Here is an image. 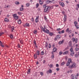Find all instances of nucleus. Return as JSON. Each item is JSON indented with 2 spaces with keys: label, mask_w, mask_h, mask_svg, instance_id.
I'll return each instance as SVG.
<instances>
[{
  "label": "nucleus",
  "mask_w": 79,
  "mask_h": 79,
  "mask_svg": "<svg viewBox=\"0 0 79 79\" xmlns=\"http://www.w3.org/2000/svg\"><path fill=\"white\" fill-rule=\"evenodd\" d=\"M51 7L50 6H46L45 8L44 9V12H46V13H48L49 11V10L50 9Z\"/></svg>",
  "instance_id": "obj_1"
},
{
  "label": "nucleus",
  "mask_w": 79,
  "mask_h": 79,
  "mask_svg": "<svg viewBox=\"0 0 79 79\" xmlns=\"http://www.w3.org/2000/svg\"><path fill=\"white\" fill-rule=\"evenodd\" d=\"M71 63H72V62H71V59H69L68 60V62L67 63L66 66H68Z\"/></svg>",
  "instance_id": "obj_2"
},
{
  "label": "nucleus",
  "mask_w": 79,
  "mask_h": 79,
  "mask_svg": "<svg viewBox=\"0 0 79 79\" xmlns=\"http://www.w3.org/2000/svg\"><path fill=\"white\" fill-rule=\"evenodd\" d=\"M71 77L72 79H75H75H77V78L76 77V75L74 74H72L71 75Z\"/></svg>",
  "instance_id": "obj_3"
},
{
  "label": "nucleus",
  "mask_w": 79,
  "mask_h": 79,
  "mask_svg": "<svg viewBox=\"0 0 79 79\" xmlns=\"http://www.w3.org/2000/svg\"><path fill=\"white\" fill-rule=\"evenodd\" d=\"M59 4L60 6H62V7H64V3L62 2H59Z\"/></svg>",
  "instance_id": "obj_4"
},
{
  "label": "nucleus",
  "mask_w": 79,
  "mask_h": 79,
  "mask_svg": "<svg viewBox=\"0 0 79 79\" xmlns=\"http://www.w3.org/2000/svg\"><path fill=\"white\" fill-rule=\"evenodd\" d=\"M44 32H46V33H47V34H49V30H48V29H46V31H45V30H44H44H43Z\"/></svg>",
  "instance_id": "obj_5"
},
{
  "label": "nucleus",
  "mask_w": 79,
  "mask_h": 79,
  "mask_svg": "<svg viewBox=\"0 0 79 79\" xmlns=\"http://www.w3.org/2000/svg\"><path fill=\"white\" fill-rule=\"evenodd\" d=\"M74 51L72 52H71L70 55L71 56H73V55H74Z\"/></svg>",
  "instance_id": "obj_6"
},
{
  "label": "nucleus",
  "mask_w": 79,
  "mask_h": 79,
  "mask_svg": "<svg viewBox=\"0 0 79 79\" xmlns=\"http://www.w3.org/2000/svg\"><path fill=\"white\" fill-rule=\"evenodd\" d=\"M63 42H64V40H62V41H59V45H61V44H63Z\"/></svg>",
  "instance_id": "obj_7"
},
{
  "label": "nucleus",
  "mask_w": 79,
  "mask_h": 79,
  "mask_svg": "<svg viewBox=\"0 0 79 79\" xmlns=\"http://www.w3.org/2000/svg\"><path fill=\"white\" fill-rule=\"evenodd\" d=\"M38 19H39V16H38L35 19L36 23H38V22H39V20H38Z\"/></svg>",
  "instance_id": "obj_8"
},
{
  "label": "nucleus",
  "mask_w": 79,
  "mask_h": 79,
  "mask_svg": "<svg viewBox=\"0 0 79 79\" xmlns=\"http://www.w3.org/2000/svg\"><path fill=\"white\" fill-rule=\"evenodd\" d=\"M4 21H5V22H6L7 23H8V22L9 21V19H8L7 18H6L4 19Z\"/></svg>",
  "instance_id": "obj_9"
},
{
  "label": "nucleus",
  "mask_w": 79,
  "mask_h": 79,
  "mask_svg": "<svg viewBox=\"0 0 79 79\" xmlns=\"http://www.w3.org/2000/svg\"><path fill=\"white\" fill-rule=\"evenodd\" d=\"M64 20L65 22L66 21V15H64Z\"/></svg>",
  "instance_id": "obj_10"
},
{
  "label": "nucleus",
  "mask_w": 79,
  "mask_h": 79,
  "mask_svg": "<svg viewBox=\"0 0 79 79\" xmlns=\"http://www.w3.org/2000/svg\"><path fill=\"white\" fill-rule=\"evenodd\" d=\"M52 70L51 69H50L49 70H48V71H47V73H52Z\"/></svg>",
  "instance_id": "obj_11"
},
{
  "label": "nucleus",
  "mask_w": 79,
  "mask_h": 79,
  "mask_svg": "<svg viewBox=\"0 0 79 79\" xmlns=\"http://www.w3.org/2000/svg\"><path fill=\"white\" fill-rule=\"evenodd\" d=\"M53 52H56V48H54L53 49Z\"/></svg>",
  "instance_id": "obj_12"
},
{
  "label": "nucleus",
  "mask_w": 79,
  "mask_h": 79,
  "mask_svg": "<svg viewBox=\"0 0 79 79\" xmlns=\"http://www.w3.org/2000/svg\"><path fill=\"white\" fill-rule=\"evenodd\" d=\"M68 51H67L64 52L63 53V55H66V54H68Z\"/></svg>",
  "instance_id": "obj_13"
},
{
  "label": "nucleus",
  "mask_w": 79,
  "mask_h": 79,
  "mask_svg": "<svg viewBox=\"0 0 79 79\" xmlns=\"http://www.w3.org/2000/svg\"><path fill=\"white\" fill-rule=\"evenodd\" d=\"M31 73V69H29L27 72V74H30Z\"/></svg>",
  "instance_id": "obj_14"
},
{
  "label": "nucleus",
  "mask_w": 79,
  "mask_h": 79,
  "mask_svg": "<svg viewBox=\"0 0 79 79\" xmlns=\"http://www.w3.org/2000/svg\"><path fill=\"white\" fill-rule=\"evenodd\" d=\"M56 38L57 39H60V37H61V36H60V35H57L56 36Z\"/></svg>",
  "instance_id": "obj_15"
},
{
  "label": "nucleus",
  "mask_w": 79,
  "mask_h": 79,
  "mask_svg": "<svg viewBox=\"0 0 79 79\" xmlns=\"http://www.w3.org/2000/svg\"><path fill=\"white\" fill-rule=\"evenodd\" d=\"M14 29H15V27H12L11 28V31L13 32L14 30Z\"/></svg>",
  "instance_id": "obj_16"
},
{
  "label": "nucleus",
  "mask_w": 79,
  "mask_h": 79,
  "mask_svg": "<svg viewBox=\"0 0 79 79\" xmlns=\"http://www.w3.org/2000/svg\"><path fill=\"white\" fill-rule=\"evenodd\" d=\"M39 3L40 5H42L43 2L41 1V0H39Z\"/></svg>",
  "instance_id": "obj_17"
},
{
  "label": "nucleus",
  "mask_w": 79,
  "mask_h": 79,
  "mask_svg": "<svg viewBox=\"0 0 79 79\" xmlns=\"http://www.w3.org/2000/svg\"><path fill=\"white\" fill-rule=\"evenodd\" d=\"M69 68H73V64H72L71 65H69Z\"/></svg>",
  "instance_id": "obj_18"
},
{
  "label": "nucleus",
  "mask_w": 79,
  "mask_h": 79,
  "mask_svg": "<svg viewBox=\"0 0 79 79\" xmlns=\"http://www.w3.org/2000/svg\"><path fill=\"white\" fill-rule=\"evenodd\" d=\"M39 54H40V52L39 51H37L36 52V54L37 55H39Z\"/></svg>",
  "instance_id": "obj_19"
},
{
  "label": "nucleus",
  "mask_w": 79,
  "mask_h": 79,
  "mask_svg": "<svg viewBox=\"0 0 79 79\" xmlns=\"http://www.w3.org/2000/svg\"><path fill=\"white\" fill-rule=\"evenodd\" d=\"M73 42H74V41H77V38H76L75 39V38H73Z\"/></svg>",
  "instance_id": "obj_20"
},
{
  "label": "nucleus",
  "mask_w": 79,
  "mask_h": 79,
  "mask_svg": "<svg viewBox=\"0 0 79 79\" xmlns=\"http://www.w3.org/2000/svg\"><path fill=\"white\" fill-rule=\"evenodd\" d=\"M34 58L35 59H36V58H37V54H35L34 55Z\"/></svg>",
  "instance_id": "obj_21"
},
{
  "label": "nucleus",
  "mask_w": 79,
  "mask_h": 79,
  "mask_svg": "<svg viewBox=\"0 0 79 79\" xmlns=\"http://www.w3.org/2000/svg\"><path fill=\"white\" fill-rule=\"evenodd\" d=\"M49 68H53V64H51L49 65Z\"/></svg>",
  "instance_id": "obj_22"
},
{
  "label": "nucleus",
  "mask_w": 79,
  "mask_h": 79,
  "mask_svg": "<svg viewBox=\"0 0 79 79\" xmlns=\"http://www.w3.org/2000/svg\"><path fill=\"white\" fill-rule=\"evenodd\" d=\"M18 23L19 24H20L21 23V19H19V21H18Z\"/></svg>",
  "instance_id": "obj_23"
},
{
  "label": "nucleus",
  "mask_w": 79,
  "mask_h": 79,
  "mask_svg": "<svg viewBox=\"0 0 79 79\" xmlns=\"http://www.w3.org/2000/svg\"><path fill=\"white\" fill-rule=\"evenodd\" d=\"M45 47L46 48H47V47H48V44L47 42L46 43Z\"/></svg>",
  "instance_id": "obj_24"
},
{
  "label": "nucleus",
  "mask_w": 79,
  "mask_h": 79,
  "mask_svg": "<svg viewBox=\"0 0 79 79\" xmlns=\"http://www.w3.org/2000/svg\"><path fill=\"white\" fill-rule=\"evenodd\" d=\"M50 2H51V3H52V2L51 1H47L46 2V3H47V4H48V3H50Z\"/></svg>",
  "instance_id": "obj_25"
},
{
  "label": "nucleus",
  "mask_w": 79,
  "mask_h": 79,
  "mask_svg": "<svg viewBox=\"0 0 79 79\" xmlns=\"http://www.w3.org/2000/svg\"><path fill=\"white\" fill-rule=\"evenodd\" d=\"M26 26H27V27H29V24L28 23H27L26 24Z\"/></svg>",
  "instance_id": "obj_26"
},
{
  "label": "nucleus",
  "mask_w": 79,
  "mask_h": 79,
  "mask_svg": "<svg viewBox=\"0 0 79 79\" xmlns=\"http://www.w3.org/2000/svg\"><path fill=\"white\" fill-rule=\"evenodd\" d=\"M23 10H24V8H23L20 7V10L21 11H23Z\"/></svg>",
  "instance_id": "obj_27"
},
{
  "label": "nucleus",
  "mask_w": 79,
  "mask_h": 79,
  "mask_svg": "<svg viewBox=\"0 0 79 79\" xmlns=\"http://www.w3.org/2000/svg\"><path fill=\"white\" fill-rule=\"evenodd\" d=\"M70 50L71 52H74L73 51V48H71L70 49Z\"/></svg>",
  "instance_id": "obj_28"
},
{
  "label": "nucleus",
  "mask_w": 79,
  "mask_h": 79,
  "mask_svg": "<svg viewBox=\"0 0 79 79\" xmlns=\"http://www.w3.org/2000/svg\"><path fill=\"white\" fill-rule=\"evenodd\" d=\"M49 35H53V33L51 32H49Z\"/></svg>",
  "instance_id": "obj_29"
},
{
  "label": "nucleus",
  "mask_w": 79,
  "mask_h": 79,
  "mask_svg": "<svg viewBox=\"0 0 79 79\" xmlns=\"http://www.w3.org/2000/svg\"><path fill=\"white\" fill-rule=\"evenodd\" d=\"M75 51H78V50H79V48H76L75 49Z\"/></svg>",
  "instance_id": "obj_30"
},
{
  "label": "nucleus",
  "mask_w": 79,
  "mask_h": 79,
  "mask_svg": "<svg viewBox=\"0 0 79 79\" xmlns=\"http://www.w3.org/2000/svg\"><path fill=\"white\" fill-rule=\"evenodd\" d=\"M15 19H18L19 18V17L18 16H16L15 17V18H14Z\"/></svg>",
  "instance_id": "obj_31"
},
{
  "label": "nucleus",
  "mask_w": 79,
  "mask_h": 79,
  "mask_svg": "<svg viewBox=\"0 0 79 79\" xmlns=\"http://www.w3.org/2000/svg\"><path fill=\"white\" fill-rule=\"evenodd\" d=\"M64 64V62H63L61 63V66H63Z\"/></svg>",
  "instance_id": "obj_32"
},
{
  "label": "nucleus",
  "mask_w": 79,
  "mask_h": 79,
  "mask_svg": "<svg viewBox=\"0 0 79 79\" xmlns=\"http://www.w3.org/2000/svg\"><path fill=\"white\" fill-rule=\"evenodd\" d=\"M10 37L11 39H12V38H13V35L10 34Z\"/></svg>",
  "instance_id": "obj_33"
},
{
  "label": "nucleus",
  "mask_w": 79,
  "mask_h": 79,
  "mask_svg": "<svg viewBox=\"0 0 79 79\" xmlns=\"http://www.w3.org/2000/svg\"><path fill=\"white\" fill-rule=\"evenodd\" d=\"M37 31L36 30H35L34 31H33V33L34 34H37Z\"/></svg>",
  "instance_id": "obj_34"
},
{
  "label": "nucleus",
  "mask_w": 79,
  "mask_h": 79,
  "mask_svg": "<svg viewBox=\"0 0 79 79\" xmlns=\"http://www.w3.org/2000/svg\"><path fill=\"white\" fill-rule=\"evenodd\" d=\"M62 53H63V52H60L59 54V55H61Z\"/></svg>",
  "instance_id": "obj_35"
},
{
  "label": "nucleus",
  "mask_w": 79,
  "mask_h": 79,
  "mask_svg": "<svg viewBox=\"0 0 79 79\" xmlns=\"http://www.w3.org/2000/svg\"><path fill=\"white\" fill-rule=\"evenodd\" d=\"M44 28L43 27H42V28L43 29V30H44V29L45 30V29H47V28H45V25L44 26Z\"/></svg>",
  "instance_id": "obj_36"
},
{
  "label": "nucleus",
  "mask_w": 79,
  "mask_h": 79,
  "mask_svg": "<svg viewBox=\"0 0 79 79\" xmlns=\"http://www.w3.org/2000/svg\"><path fill=\"white\" fill-rule=\"evenodd\" d=\"M15 4L16 5H19V2H15Z\"/></svg>",
  "instance_id": "obj_37"
},
{
  "label": "nucleus",
  "mask_w": 79,
  "mask_h": 79,
  "mask_svg": "<svg viewBox=\"0 0 79 79\" xmlns=\"http://www.w3.org/2000/svg\"><path fill=\"white\" fill-rule=\"evenodd\" d=\"M77 22H75L74 23V24H75V26H76V24H77Z\"/></svg>",
  "instance_id": "obj_38"
},
{
  "label": "nucleus",
  "mask_w": 79,
  "mask_h": 79,
  "mask_svg": "<svg viewBox=\"0 0 79 79\" xmlns=\"http://www.w3.org/2000/svg\"><path fill=\"white\" fill-rule=\"evenodd\" d=\"M75 58H77V57H78V55H77V54H76L75 55Z\"/></svg>",
  "instance_id": "obj_39"
},
{
  "label": "nucleus",
  "mask_w": 79,
  "mask_h": 79,
  "mask_svg": "<svg viewBox=\"0 0 79 79\" xmlns=\"http://www.w3.org/2000/svg\"><path fill=\"white\" fill-rule=\"evenodd\" d=\"M13 17H14V18H15V17H16V16H17L16 14H13Z\"/></svg>",
  "instance_id": "obj_40"
},
{
  "label": "nucleus",
  "mask_w": 79,
  "mask_h": 79,
  "mask_svg": "<svg viewBox=\"0 0 79 79\" xmlns=\"http://www.w3.org/2000/svg\"><path fill=\"white\" fill-rule=\"evenodd\" d=\"M40 74L41 75V76H44V73H43V72H40Z\"/></svg>",
  "instance_id": "obj_41"
},
{
  "label": "nucleus",
  "mask_w": 79,
  "mask_h": 79,
  "mask_svg": "<svg viewBox=\"0 0 79 79\" xmlns=\"http://www.w3.org/2000/svg\"><path fill=\"white\" fill-rule=\"evenodd\" d=\"M39 4L38 3H37L36 5V8H38V7L39 6Z\"/></svg>",
  "instance_id": "obj_42"
},
{
  "label": "nucleus",
  "mask_w": 79,
  "mask_h": 79,
  "mask_svg": "<svg viewBox=\"0 0 79 79\" xmlns=\"http://www.w3.org/2000/svg\"><path fill=\"white\" fill-rule=\"evenodd\" d=\"M68 33L69 34H71V30H69L68 32Z\"/></svg>",
  "instance_id": "obj_43"
},
{
  "label": "nucleus",
  "mask_w": 79,
  "mask_h": 79,
  "mask_svg": "<svg viewBox=\"0 0 79 79\" xmlns=\"http://www.w3.org/2000/svg\"><path fill=\"white\" fill-rule=\"evenodd\" d=\"M26 6H29V4L27 3L26 4Z\"/></svg>",
  "instance_id": "obj_44"
},
{
  "label": "nucleus",
  "mask_w": 79,
  "mask_h": 79,
  "mask_svg": "<svg viewBox=\"0 0 79 79\" xmlns=\"http://www.w3.org/2000/svg\"><path fill=\"white\" fill-rule=\"evenodd\" d=\"M57 31H60L61 30V29L60 28H57L56 29Z\"/></svg>",
  "instance_id": "obj_45"
},
{
  "label": "nucleus",
  "mask_w": 79,
  "mask_h": 79,
  "mask_svg": "<svg viewBox=\"0 0 79 79\" xmlns=\"http://www.w3.org/2000/svg\"><path fill=\"white\" fill-rule=\"evenodd\" d=\"M4 34V32L0 33V36H1V35H2V34Z\"/></svg>",
  "instance_id": "obj_46"
},
{
  "label": "nucleus",
  "mask_w": 79,
  "mask_h": 79,
  "mask_svg": "<svg viewBox=\"0 0 79 79\" xmlns=\"http://www.w3.org/2000/svg\"><path fill=\"white\" fill-rule=\"evenodd\" d=\"M72 65H73V68H75V67H76V65L74 64H72Z\"/></svg>",
  "instance_id": "obj_47"
},
{
  "label": "nucleus",
  "mask_w": 79,
  "mask_h": 79,
  "mask_svg": "<svg viewBox=\"0 0 79 79\" xmlns=\"http://www.w3.org/2000/svg\"><path fill=\"white\" fill-rule=\"evenodd\" d=\"M76 28L77 29H79V25L77 26H76Z\"/></svg>",
  "instance_id": "obj_48"
},
{
  "label": "nucleus",
  "mask_w": 79,
  "mask_h": 79,
  "mask_svg": "<svg viewBox=\"0 0 79 79\" xmlns=\"http://www.w3.org/2000/svg\"><path fill=\"white\" fill-rule=\"evenodd\" d=\"M44 51H42L41 52V54L42 55H44Z\"/></svg>",
  "instance_id": "obj_49"
},
{
  "label": "nucleus",
  "mask_w": 79,
  "mask_h": 79,
  "mask_svg": "<svg viewBox=\"0 0 79 79\" xmlns=\"http://www.w3.org/2000/svg\"><path fill=\"white\" fill-rule=\"evenodd\" d=\"M56 67H58L59 66V65L58 64H57L56 65Z\"/></svg>",
  "instance_id": "obj_50"
},
{
  "label": "nucleus",
  "mask_w": 79,
  "mask_h": 79,
  "mask_svg": "<svg viewBox=\"0 0 79 79\" xmlns=\"http://www.w3.org/2000/svg\"><path fill=\"white\" fill-rule=\"evenodd\" d=\"M56 70L58 71H59V70H60V69H59V68H57L56 69Z\"/></svg>",
  "instance_id": "obj_51"
},
{
  "label": "nucleus",
  "mask_w": 79,
  "mask_h": 79,
  "mask_svg": "<svg viewBox=\"0 0 79 79\" xmlns=\"http://www.w3.org/2000/svg\"><path fill=\"white\" fill-rule=\"evenodd\" d=\"M62 13L63 14V15H64V14L65 13V12L64 11H62Z\"/></svg>",
  "instance_id": "obj_52"
},
{
  "label": "nucleus",
  "mask_w": 79,
  "mask_h": 79,
  "mask_svg": "<svg viewBox=\"0 0 79 79\" xmlns=\"http://www.w3.org/2000/svg\"><path fill=\"white\" fill-rule=\"evenodd\" d=\"M68 31H69V28H68L66 30V32H68Z\"/></svg>",
  "instance_id": "obj_53"
},
{
  "label": "nucleus",
  "mask_w": 79,
  "mask_h": 79,
  "mask_svg": "<svg viewBox=\"0 0 79 79\" xmlns=\"http://www.w3.org/2000/svg\"><path fill=\"white\" fill-rule=\"evenodd\" d=\"M52 58H54V55L53 54L52 55Z\"/></svg>",
  "instance_id": "obj_54"
},
{
  "label": "nucleus",
  "mask_w": 79,
  "mask_h": 79,
  "mask_svg": "<svg viewBox=\"0 0 79 79\" xmlns=\"http://www.w3.org/2000/svg\"><path fill=\"white\" fill-rule=\"evenodd\" d=\"M31 20L32 22H34V18H32L31 19Z\"/></svg>",
  "instance_id": "obj_55"
},
{
  "label": "nucleus",
  "mask_w": 79,
  "mask_h": 79,
  "mask_svg": "<svg viewBox=\"0 0 79 79\" xmlns=\"http://www.w3.org/2000/svg\"><path fill=\"white\" fill-rule=\"evenodd\" d=\"M49 48H51V45H50V44H49Z\"/></svg>",
  "instance_id": "obj_56"
},
{
  "label": "nucleus",
  "mask_w": 79,
  "mask_h": 79,
  "mask_svg": "<svg viewBox=\"0 0 79 79\" xmlns=\"http://www.w3.org/2000/svg\"><path fill=\"white\" fill-rule=\"evenodd\" d=\"M69 46H70V47L71 46V45H72V44L71 43H69Z\"/></svg>",
  "instance_id": "obj_57"
},
{
  "label": "nucleus",
  "mask_w": 79,
  "mask_h": 79,
  "mask_svg": "<svg viewBox=\"0 0 79 79\" xmlns=\"http://www.w3.org/2000/svg\"><path fill=\"white\" fill-rule=\"evenodd\" d=\"M43 7L44 8H46V5H43Z\"/></svg>",
  "instance_id": "obj_58"
},
{
  "label": "nucleus",
  "mask_w": 79,
  "mask_h": 79,
  "mask_svg": "<svg viewBox=\"0 0 79 79\" xmlns=\"http://www.w3.org/2000/svg\"><path fill=\"white\" fill-rule=\"evenodd\" d=\"M64 30H62L61 31V33H64Z\"/></svg>",
  "instance_id": "obj_59"
},
{
  "label": "nucleus",
  "mask_w": 79,
  "mask_h": 79,
  "mask_svg": "<svg viewBox=\"0 0 79 79\" xmlns=\"http://www.w3.org/2000/svg\"><path fill=\"white\" fill-rule=\"evenodd\" d=\"M34 44L35 45H36V42H35V41H34Z\"/></svg>",
  "instance_id": "obj_60"
},
{
  "label": "nucleus",
  "mask_w": 79,
  "mask_h": 79,
  "mask_svg": "<svg viewBox=\"0 0 79 79\" xmlns=\"http://www.w3.org/2000/svg\"><path fill=\"white\" fill-rule=\"evenodd\" d=\"M45 60H44L43 61V64H45Z\"/></svg>",
  "instance_id": "obj_61"
},
{
  "label": "nucleus",
  "mask_w": 79,
  "mask_h": 79,
  "mask_svg": "<svg viewBox=\"0 0 79 79\" xmlns=\"http://www.w3.org/2000/svg\"><path fill=\"white\" fill-rule=\"evenodd\" d=\"M57 39H58L56 38H56H55V40H57Z\"/></svg>",
  "instance_id": "obj_62"
},
{
  "label": "nucleus",
  "mask_w": 79,
  "mask_h": 79,
  "mask_svg": "<svg viewBox=\"0 0 79 79\" xmlns=\"http://www.w3.org/2000/svg\"><path fill=\"white\" fill-rule=\"evenodd\" d=\"M18 14L19 15H21V13L20 12H18Z\"/></svg>",
  "instance_id": "obj_63"
},
{
  "label": "nucleus",
  "mask_w": 79,
  "mask_h": 79,
  "mask_svg": "<svg viewBox=\"0 0 79 79\" xmlns=\"http://www.w3.org/2000/svg\"><path fill=\"white\" fill-rule=\"evenodd\" d=\"M1 47H4V45H1Z\"/></svg>",
  "instance_id": "obj_64"
}]
</instances>
